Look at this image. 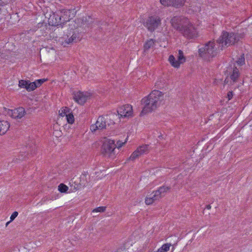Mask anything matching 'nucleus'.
I'll list each match as a JSON object with an SVG mask.
<instances>
[{"label": "nucleus", "mask_w": 252, "mask_h": 252, "mask_svg": "<svg viewBox=\"0 0 252 252\" xmlns=\"http://www.w3.org/2000/svg\"><path fill=\"white\" fill-rule=\"evenodd\" d=\"M49 24L52 26H56L62 25L63 24L62 17H61V13L60 14L54 13L53 15L51 16L49 19Z\"/></svg>", "instance_id": "16"}, {"label": "nucleus", "mask_w": 252, "mask_h": 252, "mask_svg": "<svg viewBox=\"0 0 252 252\" xmlns=\"http://www.w3.org/2000/svg\"><path fill=\"white\" fill-rule=\"evenodd\" d=\"M116 146L114 140L105 138L101 148V154L105 157L113 158Z\"/></svg>", "instance_id": "5"}, {"label": "nucleus", "mask_w": 252, "mask_h": 252, "mask_svg": "<svg viewBox=\"0 0 252 252\" xmlns=\"http://www.w3.org/2000/svg\"><path fill=\"white\" fill-rule=\"evenodd\" d=\"M170 189V187L163 186L159 187L158 189L156 191L161 198L165 195V193H166Z\"/></svg>", "instance_id": "21"}, {"label": "nucleus", "mask_w": 252, "mask_h": 252, "mask_svg": "<svg viewBox=\"0 0 252 252\" xmlns=\"http://www.w3.org/2000/svg\"><path fill=\"white\" fill-rule=\"evenodd\" d=\"M36 88L37 86L34 82H31L30 81H29L26 90L28 92H31L34 90Z\"/></svg>", "instance_id": "23"}, {"label": "nucleus", "mask_w": 252, "mask_h": 252, "mask_svg": "<svg viewBox=\"0 0 252 252\" xmlns=\"http://www.w3.org/2000/svg\"><path fill=\"white\" fill-rule=\"evenodd\" d=\"M243 37L242 33L223 32L217 42L219 44H221L220 50H222L224 46H228L233 45Z\"/></svg>", "instance_id": "2"}, {"label": "nucleus", "mask_w": 252, "mask_h": 252, "mask_svg": "<svg viewBox=\"0 0 252 252\" xmlns=\"http://www.w3.org/2000/svg\"><path fill=\"white\" fill-rule=\"evenodd\" d=\"M18 215V213L17 212H16V211L14 212L10 217V221L13 220L15 219V218L17 217Z\"/></svg>", "instance_id": "34"}, {"label": "nucleus", "mask_w": 252, "mask_h": 252, "mask_svg": "<svg viewBox=\"0 0 252 252\" xmlns=\"http://www.w3.org/2000/svg\"><path fill=\"white\" fill-rule=\"evenodd\" d=\"M91 96V94L88 92H78L74 94L73 99L78 104L83 105L90 99Z\"/></svg>", "instance_id": "9"}, {"label": "nucleus", "mask_w": 252, "mask_h": 252, "mask_svg": "<svg viewBox=\"0 0 252 252\" xmlns=\"http://www.w3.org/2000/svg\"><path fill=\"white\" fill-rule=\"evenodd\" d=\"M139 156H140V155L138 153V150H136L134 152H133L128 160L133 161L135 159L138 158Z\"/></svg>", "instance_id": "26"}, {"label": "nucleus", "mask_w": 252, "mask_h": 252, "mask_svg": "<svg viewBox=\"0 0 252 252\" xmlns=\"http://www.w3.org/2000/svg\"><path fill=\"white\" fill-rule=\"evenodd\" d=\"M206 208L209 210L211 208V206L210 205H207L206 207Z\"/></svg>", "instance_id": "37"}, {"label": "nucleus", "mask_w": 252, "mask_h": 252, "mask_svg": "<svg viewBox=\"0 0 252 252\" xmlns=\"http://www.w3.org/2000/svg\"><path fill=\"white\" fill-rule=\"evenodd\" d=\"M184 36L188 38H192L196 37L197 35L196 29L189 21L186 22L184 26L181 27L180 31Z\"/></svg>", "instance_id": "6"}, {"label": "nucleus", "mask_w": 252, "mask_h": 252, "mask_svg": "<svg viewBox=\"0 0 252 252\" xmlns=\"http://www.w3.org/2000/svg\"><path fill=\"white\" fill-rule=\"evenodd\" d=\"M240 76V73L238 69L236 67H234L232 69V72L230 74V78L233 82L237 81Z\"/></svg>", "instance_id": "19"}, {"label": "nucleus", "mask_w": 252, "mask_h": 252, "mask_svg": "<svg viewBox=\"0 0 252 252\" xmlns=\"http://www.w3.org/2000/svg\"><path fill=\"white\" fill-rule=\"evenodd\" d=\"M64 115L66 116V120L69 124H73L74 122V116L72 114L69 113L67 114L65 111L63 112Z\"/></svg>", "instance_id": "24"}, {"label": "nucleus", "mask_w": 252, "mask_h": 252, "mask_svg": "<svg viewBox=\"0 0 252 252\" xmlns=\"http://www.w3.org/2000/svg\"><path fill=\"white\" fill-rule=\"evenodd\" d=\"M65 109L68 110V108L67 107H65Z\"/></svg>", "instance_id": "39"}, {"label": "nucleus", "mask_w": 252, "mask_h": 252, "mask_svg": "<svg viewBox=\"0 0 252 252\" xmlns=\"http://www.w3.org/2000/svg\"><path fill=\"white\" fill-rule=\"evenodd\" d=\"M29 80H21L19 81V86L20 88L27 89Z\"/></svg>", "instance_id": "27"}, {"label": "nucleus", "mask_w": 252, "mask_h": 252, "mask_svg": "<svg viewBox=\"0 0 252 252\" xmlns=\"http://www.w3.org/2000/svg\"><path fill=\"white\" fill-rule=\"evenodd\" d=\"M160 198V195H159L155 190L152 192L151 194V196L147 197L145 198V203L147 205H151L155 201L158 200Z\"/></svg>", "instance_id": "17"}, {"label": "nucleus", "mask_w": 252, "mask_h": 252, "mask_svg": "<svg viewBox=\"0 0 252 252\" xmlns=\"http://www.w3.org/2000/svg\"><path fill=\"white\" fill-rule=\"evenodd\" d=\"M161 4L164 6H172L171 0H160Z\"/></svg>", "instance_id": "30"}, {"label": "nucleus", "mask_w": 252, "mask_h": 252, "mask_svg": "<svg viewBox=\"0 0 252 252\" xmlns=\"http://www.w3.org/2000/svg\"><path fill=\"white\" fill-rule=\"evenodd\" d=\"M10 127L7 121H0V135H3L6 133Z\"/></svg>", "instance_id": "18"}, {"label": "nucleus", "mask_w": 252, "mask_h": 252, "mask_svg": "<svg viewBox=\"0 0 252 252\" xmlns=\"http://www.w3.org/2000/svg\"><path fill=\"white\" fill-rule=\"evenodd\" d=\"M154 44V42L153 39L148 40L144 44V48L145 50H149Z\"/></svg>", "instance_id": "25"}, {"label": "nucleus", "mask_w": 252, "mask_h": 252, "mask_svg": "<svg viewBox=\"0 0 252 252\" xmlns=\"http://www.w3.org/2000/svg\"><path fill=\"white\" fill-rule=\"evenodd\" d=\"M117 112L121 117H129L132 115V107L129 104L125 105L120 107Z\"/></svg>", "instance_id": "12"}, {"label": "nucleus", "mask_w": 252, "mask_h": 252, "mask_svg": "<svg viewBox=\"0 0 252 252\" xmlns=\"http://www.w3.org/2000/svg\"><path fill=\"white\" fill-rule=\"evenodd\" d=\"M108 123V119L105 118L102 116L99 117L96 121L95 126H92L91 129L92 131H95L96 129H106L107 126H109V124H106Z\"/></svg>", "instance_id": "10"}, {"label": "nucleus", "mask_w": 252, "mask_h": 252, "mask_svg": "<svg viewBox=\"0 0 252 252\" xmlns=\"http://www.w3.org/2000/svg\"><path fill=\"white\" fill-rule=\"evenodd\" d=\"M186 60L183 52L181 50H179L178 60H176L174 56L172 55H170L168 59V61L172 66L176 68H179L180 64L185 63Z\"/></svg>", "instance_id": "8"}, {"label": "nucleus", "mask_w": 252, "mask_h": 252, "mask_svg": "<svg viewBox=\"0 0 252 252\" xmlns=\"http://www.w3.org/2000/svg\"><path fill=\"white\" fill-rule=\"evenodd\" d=\"M75 23L73 22L72 24V32H70L68 34L64 35L63 37L64 41L62 42L63 45L66 46L68 44L77 43L80 41L82 39V36L80 32V30L78 27L76 28Z\"/></svg>", "instance_id": "4"}, {"label": "nucleus", "mask_w": 252, "mask_h": 252, "mask_svg": "<svg viewBox=\"0 0 252 252\" xmlns=\"http://www.w3.org/2000/svg\"><path fill=\"white\" fill-rule=\"evenodd\" d=\"M125 142H120V141H118L117 142V144H118V148H121L124 144H125Z\"/></svg>", "instance_id": "36"}, {"label": "nucleus", "mask_w": 252, "mask_h": 252, "mask_svg": "<svg viewBox=\"0 0 252 252\" xmlns=\"http://www.w3.org/2000/svg\"><path fill=\"white\" fill-rule=\"evenodd\" d=\"M214 42L209 41L207 42L203 48L199 49V55L205 59L209 60L216 56L218 53L220 44L217 45Z\"/></svg>", "instance_id": "3"}, {"label": "nucleus", "mask_w": 252, "mask_h": 252, "mask_svg": "<svg viewBox=\"0 0 252 252\" xmlns=\"http://www.w3.org/2000/svg\"><path fill=\"white\" fill-rule=\"evenodd\" d=\"M46 80L44 79H39V80L35 81L34 82L35 83L36 85L37 86V87H39V86H40V85L42 83H43Z\"/></svg>", "instance_id": "33"}, {"label": "nucleus", "mask_w": 252, "mask_h": 252, "mask_svg": "<svg viewBox=\"0 0 252 252\" xmlns=\"http://www.w3.org/2000/svg\"><path fill=\"white\" fill-rule=\"evenodd\" d=\"M68 189V187L63 184H61L58 186V189L61 192H66Z\"/></svg>", "instance_id": "28"}, {"label": "nucleus", "mask_w": 252, "mask_h": 252, "mask_svg": "<svg viewBox=\"0 0 252 252\" xmlns=\"http://www.w3.org/2000/svg\"><path fill=\"white\" fill-rule=\"evenodd\" d=\"M60 13H61V17H62L63 24L72 19L75 15L76 11H75L74 9H62L60 10Z\"/></svg>", "instance_id": "14"}, {"label": "nucleus", "mask_w": 252, "mask_h": 252, "mask_svg": "<svg viewBox=\"0 0 252 252\" xmlns=\"http://www.w3.org/2000/svg\"><path fill=\"white\" fill-rule=\"evenodd\" d=\"M76 22L78 24H80V27L86 29L89 28L93 23V19L89 16H86L82 17V18L78 19Z\"/></svg>", "instance_id": "15"}, {"label": "nucleus", "mask_w": 252, "mask_h": 252, "mask_svg": "<svg viewBox=\"0 0 252 252\" xmlns=\"http://www.w3.org/2000/svg\"><path fill=\"white\" fill-rule=\"evenodd\" d=\"M227 97H228V100H230L233 97V92H229L227 94Z\"/></svg>", "instance_id": "35"}, {"label": "nucleus", "mask_w": 252, "mask_h": 252, "mask_svg": "<svg viewBox=\"0 0 252 252\" xmlns=\"http://www.w3.org/2000/svg\"><path fill=\"white\" fill-rule=\"evenodd\" d=\"M171 244L166 243L162 245V246L160 248H161V250L164 251L165 252H167L169 251L170 247L171 246Z\"/></svg>", "instance_id": "32"}, {"label": "nucleus", "mask_w": 252, "mask_h": 252, "mask_svg": "<svg viewBox=\"0 0 252 252\" xmlns=\"http://www.w3.org/2000/svg\"><path fill=\"white\" fill-rule=\"evenodd\" d=\"M237 63L241 66L245 64V59L244 57V55H242L238 59V60L236 61Z\"/></svg>", "instance_id": "29"}, {"label": "nucleus", "mask_w": 252, "mask_h": 252, "mask_svg": "<svg viewBox=\"0 0 252 252\" xmlns=\"http://www.w3.org/2000/svg\"><path fill=\"white\" fill-rule=\"evenodd\" d=\"M106 207L105 206H101L97 207L93 210V212H104L106 210Z\"/></svg>", "instance_id": "31"}, {"label": "nucleus", "mask_w": 252, "mask_h": 252, "mask_svg": "<svg viewBox=\"0 0 252 252\" xmlns=\"http://www.w3.org/2000/svg\"><path fill=\"white\" fill-rule=\"evenodd\" d=\"M161 25V19L158 16H151L148 18L145 23V27L150 32H154Z\"/></svg>", "instance_id": "7"}, {"label": "nucleus", "mask_w": 252, "mask_h": 252, "mask_svg": "<svg viewBox=\"0 0 252 252\" xmlns=\"http://www.w3.org/2000/svg\"><path fill=\"white\" fill-rule=\"evenodd\" d=\"M172 1V6L176 8L183 6L185 0H171Z\"/></svg>", "instance_id": "22"}, {"label": "nucleus", "mask_w": 252, "mask_h": 252, "mask_svg": "<svg viewBox=\"0 0 252 252\" xmlns=\"http://www.w3.org/2000/svg\"><path fill=\"white\" fill-rule=\"evenodd\" d=\"M9 222H10V221L7 222L6 223V225H7Z\"/></svg>", "instance_id": "38"}, {"label": "nucleus", "mask_w": 252, "mask_h": 252, "mask_svg": "<svg viewBox=\"0 0 252 252\" xmlns=\"http://www.w3.org/2000/svg\"><path fill=\"white\" fill-rule=\"evenodd\" d=\"M188 19L180 16L174 17L171 20V23L172 27L176 30L180 31L181 27L186 24Z\"/></svg>", "instance_id": "11"}, {"label": "nucleus", "mask_w": 252, "mask_h": 252, "mask_svg": "<svg viewBox=\"0 0 252 252\" xmlns=\"http://www.w3.org/2000/svg\"><path fill=\"white\" fill-rule=\"evenodd\" d=\"M136 150H138V153L140 156L147 154L150 152V147L149 145H143L139 146Z\"/></svg>", "instance_id": "20"}, {"label": "nucleus", "mask_w": 252, "mask_h": 252, "mask_svg": "<svg viewBox=\"0 0 252 252\" xmlns=\"http://www.w3.org/2000/svg\"><path fill=\"white\" fill-rule=\"evenodd\" d=\"M163 99V94L162 92L158 90L152 91L147 97L141 100L142 103L144 104L141 114H146L155 110Z\"/></svg>", "instance_id": "1"}, {"label": "nucleus", "mask_w": 252, "mask_h": 252, "mask_svg": "<svg viewBox=\"0 0 252 252\" xmlns=\"http://www.w3.org/2000/svg\"><path fill=\"white\" fill-rule=\"evenodd\" d=\"M7 114L14 119H21L25 116L26 112L23 107H20L14 110H8Z\"/></svg>", "instance_id": "13"}]
</instances>
